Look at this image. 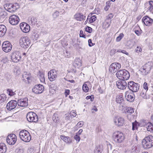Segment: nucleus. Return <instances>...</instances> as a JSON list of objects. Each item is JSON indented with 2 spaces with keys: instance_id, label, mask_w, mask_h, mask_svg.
Returning a JSON list of instances; mask_svg holds the SVG:
<instances>
[{
  "instance_id": "obj_6",
  "label": "nucleus",
  "mask_w": 153,
  "mask_h": 153,
  "mask_svg": "<svg viewBox=\"0 0 153 153\" xmlns=\"http://www.w3.org/2000/svg\"><path fill=\"white\" fill-rule=\"evenodd\" d=\"M127 86L128 88L133 92L137 91L140 88V85L138 83L133 81L128 82Z\"/></svg>"
},
{
  "instance_id": "obj_35",
  "label": "nucleus",
  "mask_w": 153,
  "mask_h": 153,
  "mask_svg": "<svg viewBox=\"0 0 153 153\" xmlns=\"http://www.w3.org/2000/svg\"><path fill=\"white\" fill-rule=\"evenodd\" d=\"M39 79L40 81L42 82H45V79L44 78V74L43 73H39Z\"/></svg>"
},
{
  "instance_id": "obj_45",
  "label": "nucleus",
  "mask_w": 153,
  "mask_h": 153,
  "mask_svg": "<svg viewBox=\"0 0 153 153\" xmlns=\"http://www.w3.org/2000/svg\"><path fill=\"white\" fill-rule=\"evenodd\" d=\"M22 77L24 79H25V78H26L28 80L30 79V75L29 74H23Z\"/></svg>"
},
{
  "instance_id": "obj_5",
  "label": "nucleus",
  "mask_w": 153,
  "mask_h": 153,
  "mask_svg": "<svg viewBox=\"0 0 153 153\" xmlns=\"http://www.w3.org/2000/svg\"><path fill=\"white\" fill-rule=\"evenodd\" d=\"M30 44V40L27 36L21 37L20 39L19 44L21 46L24 48L29 47Z\"/></svg>"
},
{
  "instance_id": "obj_48",
  "label": "nucleus",
  "mask_w": 153,
  "mask_h": 153,
  "mask_svg": "<svg viewBox=\"0 0 153 153\" xmlns=\"http://www.w3.org/2000/svg\"><path fill=\"white\" fill-rule=\"evenodd\" d=\"M74 138L75 140H76L77 143L79 142V141L80 139V137L79 135L77 134L74 136Z\"/></svg>"
},
{
  "instance_id": "obj_64",
  "label": "nucleus",
  "mask_w": 153,
  "mask_h": 153,
  "mask_svg": "<svg viewBox=\"0 0 153 153\" xmlns=\"http://www.w3.org/2000/svg\"><path fill=\"white\" fill-rule=\"evenodd\" d=\"M69 90H66L65 91V95L66 96L68 95L69 94Z\"/></svg>"
},
{
  "instance_id": "obj_39",
  "label": "nucleus",
  "mask_w": 153,
  "mask_h": 153,
  "mask_svg": "<svg viewBox=\"0 0 153 153\" xmlns=\"http://www.w3.org/2000/svg\"><path fill=\"white\" fill-rule=\"evenodd\" d=\"M124 36V34H123V33H120L119 36H118L116 39V41L117 42H119L122 39L123 37Z\"/></svg>"
},
{
  "instance_id": "obj_27",
  "label": "nucleus",
  "mask_w": 153,
  "mask_h": 153,
  "mask_svg": "<svg viewBox=\"0 0 153 153\" xmlns=\"http://www.w3.org/2000/svg\"><path fill=\"white\" fill-rule=\"evenodd\" d=\"M60 138L67 143H70L71 142V138L68 137H66L64 135H61L60 136Z\"/></svg>"
},
{
  "instance_id": "obj_9",
  "label": "nucleus",
  "mask_w": 153,
  "mask_h": 153,
  "mask_svg": "<svg viewBox=\"0 0 153 153\" xmlns=\"http://www.w3.org/2000/svg\"><path fill=\"white\" fill-rule=\"evenodd\" d=\"M11 57L12 61L16 63L18 62L21 58V54L18 51L13 52L11 53Z\"/></svg>"
},
{
  "instance_id": "obj_51",
  "label": "nucleus",
  "mask_w": 153,
  "mask_h": 153,
  "mask_svg": "<svg viewBox=\"0 0 153 153\" xmlns=\"http://www.w3.org/2000/svg\"><path fill=\"white\" fill-rule=\"evenodd\" d=\"M137 149V147L135 146H133L131 148V151L133 152H136Z\"/></svg>"
},
{
  "instance_id": "obj_62",
  "label": "nucleus",
  "mask_w": 153,
  "mask_h": 153,
  "mask_svg": "<svg viewBox=\"0 0 153 153\" xmlns=\"http://www.w3.org/2000/svg\"><path fill=\"white\" fill-rule=\"evenodd\" d=\"M117 52L116 50L115 49H113L111 50V51L110 53H112L113 54H114Z\"/></svg>"
},
{
  "instance_id": "obj_42",
  "label": "nucleus",
  "mask_w": 153,
  "mask_h": 153,
  "mask_svg": "<svg viewBox=\"0 0 153 153\" xmlns=\"http://www.w3.org/2000/svg\"><path fill=\"white\" fill-rule=\"evenodd\" d=\"M84 125V122L83 121H80L76 125V126L78 128H80L82 126Z\"/></svg>"
},
{
  "instance_id": "obj_19",
  "label": "nucleus",
  "mask_w": 153,
  "mask_h": 153,
  "mask_svg": "<svg viewBox=\"0 0 153 153\" xmlns=\"http://www.w3.org/2000/svg\"><path fill=\"white\" fill-rule=\"evenodd\" d=\"M20 27L22 31L25 33L28 32L30 30V27L27 23L22 22L20 24Z\"/></svg>"
},
{
  "instance_id": "obj_7",
  "label": "nucleus",
  "mask_w": 153,
  "mask_h": 153,
  "mask_svg": "<svg viewBox=\"0 0 153 153\" xmlns=\"http://www.w3.org/2000/svg\"><path fill=\"white\" fill-rule=\"evenodd\" d=\"M121 64L117 62L112 63L110 66L109 68V72L111 73H115L119 71L121 68Z\"/></svg>"
},
{
  "instance_id": "obj_15",
  "label": "nucleus",
  "mask_w": 153,
  "mask_h": 153,
  "mask_svg": "<svg viewBox=\"0 0 153 153\" xmlns=\"http://www.w3.org/2000/svg\"><path fill=\"white\" fill-rule=\"evenodd\" d=\"M114 121L116 125L118 126H123L124 123V119L118 116L114 117Z\"/></svg>"
},
{
  "instance_id": "obj_29",
  "label": "nucleus",
  "mask_w": 153,
  "mask_h": 153,
  "mask_svg": "<svg viewBox=\"0 0 153 153\" xmlns=\"http://www.w3.org/2000/svg\"><path fill=\"white\" fill-rule=\"evenodd\" d=\"M140 126V124L135 121L134 122L132 123V130H137L138 126Z\"/></svg>"
},
{
  "instance_id": "obj_36",
  "label": "nucleus",
  "mask_w": 153,
  "mask_h": 153,
  "mask_svg": "<svg viewBox=\"0 0 153 153\" xmlns=\"http://www.w3.org/2000/svg\"><path fill=\"white\" fill-rule=\"evenodd\" d=\"M82 89L84 92H88L89 88L86 84L85 83L82 86Z\"/></svg>"
},
{
  "instance_id": "obj_46",
  "label": "nucleus",
  "mask_w": 153,
  "mask_h": 153,
  "mask_svg": "<svg viewBox=\"0 0 153 153\" xmlns=\"http://www.w3.org/2000/svg\"><path fill=\"white\" fill-rule=\"evenodd\" d=\"M142 49L140 46H138L137 48L135 49V51L136 52L138 53L141 52L142 51Z\"/></svg>"
},
{
  "instance_id": "obj_58",
  "label": "nucleus",
  "mask_w": 153,
  "mask_h": 153,
  "mask_svg": "<svg viewBox=\"0 0 153 153\" xmlns=\"http://www.w3.org/2000/svg\"><path fill=\"white\" fill-rule=\"evenodd\" d=\"M113 15L112 13H110L107 16V19H112L113 17Z\"/></svg>"
},
{
  "instance_id": "obj_47",
  "label": "nucleus",
  "mask_w": 153,
  "mask_h": 153,
  "mask_svg": "<svg viewBox=\"0 0 153 153\" xmlns=\"http://www.w3.org/2000/svg\"><path fill=\"white\" fill-rule=\"evenodd\" d=\"M7 91L9 95L11 96H13L14 95L13 92L11 89H7Z\"/></svg>"
},
{
  "instance_id": "obj_20",
  "label": "nucleus",
  "mask_w": 153,
  "mask_h": 153,
  "mask_svg": "<svg viewBox=\"0 0 153 153\" xmlns=\"http://www.w3.org/2000/svg\"><path fill=\"white\" fill-rule=\"evenodd\" d=\"M56 71L55 70H51L48 73L49 79L51 81H54L57 77Z\"/></svg>"
},
{
  "instance_id": "obj_31",
  "label": "nucleus",
  "mask_w": 153,
  "mask_h": 153,
  "mask_svg": "<svg viewBox=\"0 0 153 153\" xmlns=\"http://www.w3.org/2000/svg\"><path fill=\"white\" fill-rule=\"evenodd\" d=\"M102 151V146L99 145L96 147L94 151V153H101Z\"/></svg>"
},
{
  "instance_id": "obj_11",
  "label": "nucleus",
  "mask_w": 153,
  "mask_h": 153,
  "mask_svg": "<svg viewBox=\"0 0 153 153\" xmlns=\"http://www.w3.org/2000/svg\"><path fill=\"white\" fill-rule=\"evenodd\" d=\"M6 140L7 142L9 145H13L16 141V136L14 134H10L8 136Z\"/></svg>"
},
{
  "instance_id": "obj_41",
  "label": "nucleus",
  "mask_w": 153,
  "mask_h": 153,
  "mask_svg": "<svg viewBox=\"0 0 153 153\" xmlns=\"http://www.w3.org/2000/svg\"><path fill=\"white\" fill-rule=\"evenodd\" d=\"M33 116L32 122H37L38 120V115H31Z\"/></svg>"
},
{
  "instance_id": "obj_3",
  "label": "nucleus",
  "mask_w": 153,
  "mask_h": 153,
  "mask_svg": "<svg viewBox=\"0 0 153 153\" xmlns=\"http://www.w3.org/2000/svg\"><path fill=\"white\" fill-rule=\"evenodd\" d=\"M112 138L115 142L120 143L123 141L125 136L122 132L119 131H116L113 133Z\"/></svg>"
},
{
  "instance_id": "obj_16",
  "label": "nucleus",
  "mask_w": 153,
  "mask_h": 153,
  "mask_svg": "<svg viewBox=\"0 0 153 153\" xmlns=\"http://www.w3.org/2000/svg\"><path fill=\"white\" fill-rule=\"evenodd\" d=\"M116 85L117 88L120 89H124L128 85L125 80H119L117 81Z\"/></svg>"
},
{
  "instance_id": "obj_52",
  "label": "nucleus",
  "mask_w": 153,
  "mask_h": 153,
  "mask_svg": "<svg viewBox=\"0 0 153 153\" xmlns=\"http://www.w3.org/2000/svg\"><path fill=\"white\" fill-rule=\"evenodd\" d=\"M85 31L89 33H91L92 31V29L91 27L88 26L85 28Z\"/></svg>"
},
{
  "instance_id": "obj_55",
  "label": "nucleus",
  "mask_w": 153,
  "mask_h": 153,
  "mask_svg": "<svg viewBox=\"0 0 153 153\" xmlns=\"http://www.w3.org/2000/svg\"><path fill=\"white\" fill-rule=\"evenodd\" d=\"M7 58L6 56H4L3 57L2 59L1 60V61L4 63H5L7 62Z\"/></svg>"
},
{
  "instance_id": "obj_24",
  "label": "nucleus",
  "mask_w": 153,
  "mask_h": 153,
  "mask_svg": "<svg viewBox=\"0 0 153 153\" xmlns=\"http://www.w3.org/2000/svg\"><path fill=\"white\" fill-rule=\"evenodd\" d=\"M7 31L6 27L4 25H0V36L2 37L5 34Z\"/></svg>"
},
{
  "instance_id": "obj_25",
  "label": "nucleus",
  "mask_w": 153,
  "mask_h": 153,
  "mask_svg": "<svg viewBox=\"0 0 153 153\" xmlns=\"http://www.w3.org/2000/svg\"><path fill=\"white\" fill-rule=\"evenodd\" d=\"M82 62L79 58L76 59L73 63V65L75 67L79 68L82 65Z\"/></svg>"
},
{
  "instance_id": "obj_53",
  "label": "nucleus",
  "mask_w": 153,
  "mask_h": 153,
  "mask_svg": "<svg viewBox=\"0 0 153 153\" xmlns=\"http://www.w3.org/2000/svg\"><path fill=\"white\" fill-rule=\"evenodd\" d=\"M79 36L84 38H86L85 35L83 34V31L82 30L80 31Z\"/></svg>"
},
{
  "instance_id": "obj_63",
  "label": "nucleus",
  "mask_w": 153,
  "mask_h": 153,
  "mask_svg": "<svg viewBox=\"0 0 153 153\" xmlns=\"http://www.w3.org/2000/svg\"><path fill=\"white\" fill-rule=\"evenodd\" d=\"M83 130L82 129H80L78 132L76 134H78V135H80L81 134V133L82 132Z\"/></svg>"
},
{
  "instance_id": "obj_38",
  "label": "nucleus",
  "mask_w": 153,
  "mask_h": 153,
  "mask_svg": "<svg viewBox=\"0 0 153 153\" xmlns=\"http://www.w3.org/2000/svg\"><path fill=\"white\" fill-rule=\"evenodd\" d=\"M97 19L96 16L95 15L92 16L90 18L89 22L90 23H93Z\"/></svg>"
},
{
  "instance_id": "obj_34",
  "label": "nucleus",
  "mask_w": 153,
  "mask_h": 153,
  "mask_svg": "<svg viewBox=\"0 0 153 153\" xmlns=\"http://www.w3.org/2000/svg\"><path fill=\"white\" fill-rule=\"evenodd\" d=\"M147 91L146 90H142V91L140 93V95L144 99L147 98V97L146 96V93Z\"/></svg>"
},
{
  "instance_id": "obj_23",
  "label": "nucleus",
  "mask_w": 153,
  "mask_h": 153,
  "mask_svg": "<svg viewBox=\"0 0 153 153\" xmlns=\"http://www.w3.org/2000/svg\"><path fill=\"white\" fill-rule=\"evenodd\" d=\"M75 18L78 21H82L85 19L86 16L82 13H77L74 15Z\"/></svg>"
},
{
  "instance_id": "obj_21",
  "label": "nucleus",
  "mask_w": 153,
  "mask_h": 153,
  "mask_svg": "<svg viewBox=\"0 0 153 153\" xmlns=\"http://www.w3.org/2000/svg\"><path fill=\"white\" fill-rule=\"evenodd\" d=\"M134 95L133 93H131L129 91H126L125 93V96L128 101L132 102L134 100Z\"/></svg>"
},
{
  "instance_id": "obj_49",
  "label": "nucleus",
  "mask_w": 153,
  "mask_h": 153,
  "mask_svg": "<svg viewBox=\"0 0 153 153\" xmlns=\"http://www.w3.org/2000/svg\"><path fill=\"white\" fill-rule=\"evenodd\" d=\"M59 16V12L58 11H56L55 12L53 15V16L54 18H56Z\"/></svg>"
},
{
  "instance_id": "obj_50",
  "label": "nucleus",
  "mask_w": 153,
  "mask_h": 153,
  "mask_svg": "<svg viewBox=\"0 0 153 153\" xmlns=\"http://www.w3.org/2000/svg\"><path fill=\"white\" fill-rule=\"evenodd\" d=\"M26 117L27 120L30 122H32L33 116L31 115H26Z\"/></svg>"
},
{
  "instance_id": "obj_56",
  "label": "nucleus",
  "mask_w": 153,
  "mask_h": 153,
  "mask_svg": "<svg viewBox=\"0 0 153 153\" xmlns=\"http://www.w3.org/2000/svg\"><path fill=\"white\" fill-rule=\"evenodd\" d=\"M56 115H53V117H52V119L53 120V121L55 122H56L58 121L59 119H58V117H56Z\"/></svg>"
},
{
  "instance_id": "obj_60",
  "label": "nucleus",
  "mask_w": 153,
  "mask_h": 153,
  "mask_svg": "<svg viewBox=\"0 0 153 153\" xmlns=\"http://www.w3.org/2000/svg\"><path fill=\"white\" fill-rule=\"evenodd\" d=\"M135 33L138 36H140L141 34V32L140 31L135 30L134 31Z\"/></svg>"
},
{
  "instance_id": "obj_14",
  "label": "nucleus",
  "mask_w": 153,
  "mask_h": 153,
  "mask_svg": "<svg viewBox=\"0 0 153 153\" xmlns=\"http://www.w3.org/2000/svg\"><path fill=\"white\" fill-rule=\"evenodd\" d=\"M12 45L8 41L4 42L2 45V49L5 52H8L12 49Z\"/></svg>"
},
{
  "instance_id": "obj_8",
  "label": "nucleus",
  "mask_w": 153,
  "mask_h": 153,
  "mask_svg": "<svg viewBox=\"0 0 153 153\" xmlns=\"http://www.w3.org/2000/svg\"><path fill=\"white\" fill-rule=\"evenodd\" d=\"M19 7V6L17 3L13 4H6L5 7V9L10 12H14Z\"/></svg>"
},
{
  "instance_id": "obj_18",
  "label": "nucleus",
  "mask_w": 153,
  "mask_h": 153,
  "mask_svg": "<svg viewBox=\"0 0 153 153\" xmlns=\"http://www.w3.org/2000/svg\"><path fill=\"white\" fill-rule=\"evenodd\" d=\"M142 22L146 26H151L153 22V19L148 16H144L142 19Z\"/></svg>"
},
{
  "instance_id": "obj_59",
  "label": "nucleus",
  "mask_w": 153,
  "mask_h": 153,
  "mask_svg": "<svg viewBox=\"0 0 153 153\" xmlns=\"http://www.w3.org/2000/svg\"><path fill=\"white\" fill-rule=\"evenodd\" d=\"M88 45L90 47H91L94 45V44L92 42V40L91 39H89L88 40Z\"/></svg>"
},
{
  "instance_id": "obj_2",
  "label": "nucleus",
  "mask_w": 153,
  "mask_h": 153,
  "mask_svg": "<svg viewBox=\"0 0 153 153\" xmlns=\"http://www.w3.org/2000/svg\"><path fill=\"white\" fill-rule=\"evenodd\" d=\"M116 76L119 79L125 81L128 79L130 76L128 71L125 69L120 70L117 71Z\"/></svg>"
},
{
  "instance_id": "obj_43",
  "label": "nucleus",
  "mask_w": 153,
  "mask_h": 153,
  "mask_svg": "<svg viewBox=\"0 0 153 153\" xmlns=\"http://www.w3.org/2000/svg\"><path fill=\"white\" fill-rule=\"evenodd\" d=\"M143 90H146L147 91L148 90V84L146 82H145L143 85Z\"/></svg>"
},
{
  "instance_id": "obj_13",
  "label": "nucleus",
  "mask_w": 153,
  "mask_h": 153,
  "mask_svg": "<svg viewBox=\"0 0 153 153\" xmlns=\"http://www.w3.org/2000/svg\"><path fill=\"white\" fill-rule=\"evenodd\" d=\"M44 90V86L41 84L35 85L32 89L33 92L37 94L42 93Z\"/></svg>"
},
{
  "instance_id": "obj_1",
  "label": "nucleus",
  "mask_w": 153,
  "mask_h": 153,
  "mask_svg": "<svg viewBox=\"0 0 153 153\" xmlns=\"http://www.w3.org/2000/svg\"><path fill=\"white\" fill-rule=\"evenodd\" d=\"M143 147L144 149H149L153 146V137L151 135L145 137L142 142Z\"/></svg>"
},
{
  "instance_id": "obj_33",
  "label": "nucleus",
  "mask_w": 153,
  "mask_h": 153,
  "mask_svg": "<svg viewBox=\"0 0 153 153\" xmlns=\"http://www.w3.org/2000/svg\"><path fill=\"white\" fill-rule=\"evenodd\" d=\"M6 95L3 94H0V102L2 103L4 102L6 100Z\"/></svg>"
},
{
  "instance_id": "obj_54",
  "label": "nucleus",
  "mask_w": 153,
  "mask_h": 153,
  "mask_svg": "<svg viewBox=\"0 0 153 153\" xmlns=\"http://www.w3.org/2000/svg\"><path fill=\"white\" fill-rule=\"evenodd\" d=\"M72 116H73V117H76V115H70V116H69V115H67L65 118L67 120H71L72 117H71Z\"/></svg>"
},
{
  "instance_id": "obj_57",
  "label": "nucleus",
  "mask_w": 153,
  "mask_h": 153,
  "mask_svg": "<svg viewBox=\"0 0 153 153\" xmlns=\"http://www.w3.org/2000/svg\"><path fill=\"white\" fill-rule=\"evenodd\" d=\"M86 99L87 100H89L90 99L91 101L92 102L94 101V97H92L91 96H88L86 97Z\"/></svg>"
},
{
  "instance_id": "obj_40",
  "label": "nucleus",
  "mask_w": 153,
  "mask_h": 153,
  "mask_svg": "<svg viewBox=\"0 0 153 153\" xmlns=\"http://www.w3.org/2000/svg\"><path fill=\"white\" fill-rule=\"evenodd\" d=\"M149 122L146 120H142L140 121V125L141 126H145Z\"/></svg>"
},
{
  "instance_id": "obj_12",
  "label": "nucleus",
  "mask_w": 153,
  "mask_h": 153,
  "mask_svg": "<svg viewBox=\"0 0 153 153\" xmlns=\"http://www.w3.org/2000/svg\"><path fill=\"white\" fill-rule=\"evenodd\" d=\"M9 21L11 24L13 25H16L19 23V19L17 16L13 15L10 17Z\"/></svg>"
},
{
  "instance_id": "obj_30",
  "label": "nucleus",
  "mask_w": 153,
  "mask_h": 153,
  "mask_svg": "<svg viewBox=\"0 0 153 153\" xmlns=\"http://www.w3.org/2000/svg\"><path fill=\"white\" fill-rule=\"evenodd\" d=\"M134 109L132 108L126 107L124 110L125 113L132 114L134 112Z\"/></svg>"
},
{
  "instance_id": "obj_22",
  "label": "nucleus",
  "mask_w": 153,
  "mask_h": 153,
  "mask_svg": "<svg viewBox=\"0 0 153 153\" xmlns=\"http://www.w3.org/2000/svg\"><path fill=\"white\" fill-rule=\"evenodd\" d=\"M27 100V98L18 100L17 102L18 105L21 107L27 106L28 105Z\"/></svg>"
},
{
  "instance_id": "obj_32",
  "label": "nucleus",
  "mask_w": 153,
  "mask_h": 153,
  "mask_svg": "<svg viewBox=\"0 0 153 153\" xmlns=\"http://www.w3.org/2000/svg\"><path fill=\"white\" fill-rule=\"evenodd\" d=\"M116 101L117 103L121 104L123 103L124 100L123 97L119 96H117L116 98Z\"/></svg>"
},
{
  "instance_id": "obj_17",
  "label": "nucleus",
  "mask_w": 153,
  "mask_h": 153,
  "mask_svg": "<svg viewBox=\"0 0 153 153\" xmlns=\"http://www.w3.org/2000/svg\"><path fill=\"white\" fill-rule=\"evenodd\" d=\"M16 100H12L8 102L7 105V108L9 110H11L15 108L17 106V104Z\"/></svg>"
},
{
  "instance_id": "obj_28",
  "label": "nucleus",
  "mask_w": 153,
  "mask_h": 153,
  "mask_svg": "<svg viewBox=\"0 0 153 153\" xmlns=\"http://www.w3.org/2000/svg\"><path fill=\"white\" fill-rule=\"evenodd\" d=\"M147 130L148 131L153 133V125L150 122H149L147 124Z\"/></svg>"
},
{
  "instance_id": "obj_10",
  "label": "nucleus",
  "mask_w": 153,
  "mask_h": 153,
  "mask_svg": "<svg viewBox=\"0 0 153 153\" xmlns=\"http://www.w3.org/2000/svg\"><path fill=\"white\" fill-rule=\"evenodd\" d=\"M152 68L151 63L149 62L142 66L141 68V71L143 75H146L149 72Z\"/></svg>"
},
{
  "instance_id": "obj_37",
  "label": "nucleus",
  "mask_w": 153,
  "mask_h": 153,
  "mask_svg": "<svg viewBox=\"0 0 153 153\" xmlns=\"http://www.w3.org/2000/svg\"><path fill=\"white\" fill-rule=\"evenodd\" d=\"M111 4L110 1H107L106 3V5L104 7V10L107 11L108 10L109 8L110 7Z\"/></svg>"
},
{
  "instance_id": "obj_44",
  "label": "nucleus",
  "mask_w": 153,
  "mask_h": 153,
  "mask_svg": "<svg viewBox=\"0 0 153 153\" xmlns=\"http://www.w3.org/2000/svg\"><path fill=\"white\" fill-rule=\"evenodd\" d=\"M149 3L150 5V6L149 7V9L151 11L153 9V1H149Z\"/></svg>"
},
{
  "instance_id": "obj_4",
  "label": "nucleus",
  "mask_w": 153,
  "mask_h": 153,
  "mask_svg": "<svg viewBox=\"0 0 153 153\" xmlns=\"http://www.w3.org/2000/svg\"><path fill=\"white\" fill-rule=\"evenodd\" d=\"M19 135L20 139L25 142H29L31 139V135L29 132L26 130L21 131L20 132Z\"/></svg>"
},
{
  "instance_id": "obj_26",
  "label": "nucleus",
  "mask_w": 153,
  "mask_h": 153,
  "mask_svg": "<svg viewBox=\"0 0 153 153\" xmlns=\"http://www.w3.org/2000/svg\"><path fill=\"white\" fill-rule=\"evenodd\" d=\"M7 150L5 144L3 143H0V153H5Z\"/></svg>"
},
{
  "instance_id": "obj_61",
  "label": "nucleus",
  "mask_w": 153,
  "mask_h": 153,
  "mask_svg": "<svg viewBox=\"0 0 153 153\" xmlns=\"http://www.w3.org/2000/svg\"><path fill=\"white\" fill-rule=\"evenodd\" d=\"M16 153H23V151L22 149H18L17 150Z\"/></svg>"
}]
</instances>
